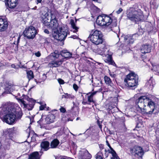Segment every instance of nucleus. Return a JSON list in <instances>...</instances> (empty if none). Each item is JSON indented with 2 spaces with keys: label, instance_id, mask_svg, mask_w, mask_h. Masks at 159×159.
<instances>
[{
  "label": "nucleus",
  "instance_id": "obj_16",
  "mask_svg": "<svg viewBox=\"0 0 159 159\" xmlns=\"http://www.w3.org/2000/svg\"><path fill=\"white\" fill-rule=\"evenodd\" d=\"M6 5H7L8 7L13 9L15 8L18 4V0H6Z\"/></svg>",
  "mask_w": 159,
  "mask_h": 159
},
{
  "label": "nucleus",
  "instance_id": "obj_11",
  "mask_svg": "<svg viewBox=\"0 0 159 159\" xmlns=\"http://www.w3.org/2000/svg\"><path fill=\"white\" fill-rule=\"evenodd\" d=\"M50 21L47 26L49 28H51L53 30H56L58 26V23L56 17L52 14Z\"/></svg>",
  "mask_w": 159,
  "mask_h": 159
},
{
  "label": "nucleus",
  "instance_id": "obj_36",
  "mask_svg": "<svg viewBox=\"0 0 159 159\" xmlns=\"http://www.w3.org/2000/svg\"><path fill=\"white\" fill-rule=\"evenodd\" d=\"M111 151V153L112 154V156L113 157H115L116 158V159H120L119 157L116 154V152L114 151V150L110 146V147H109Z\"/></svg>",
  "mask_w": 159,
  "mask_h": 159
},
{
  "label": "nucleus",
  "instance_id": "obj_47",
  "mask_svg": "<svg viewBox=\"0 0 159 159\" xmlns=\"http://www.w3.org/2000/svg\"><path fill=\"white\" fill-rule=\"evenodd\" d=\"M122 11V9L121 8H120L117 11H116V13L118 14H120Z\"/></svg>",
  "mask_w": 159,
  "mask_h": 159
},
{
  "label": "nucleus",
  "instance_id": "obj_3",
  "mask_svg": "<svg viewBox=\"0 0 159 159\" xmlns=\"http://www.w3.org/2000/svg\"><path fill=\"white\" fill-rule=\"evenodd\" d=\"M127 17L132 22L137 24L139 21L144 20L142 12L134 8H130L127 11Z\"/></svg>",
  "mask_w": 159,
  "mask_h": 159
},
{
  "label": "nucleus",
  "instance_id": "obj_49",
  "mask_svg": "<svg viewBox=\"0 0 159 159\" xmlns=\"http://www.w3.org/2000/svg\"><path fill=\"white\" fill-rule=\"evenodd\" d=\"M44 108V106L43 105H41L39 107V109L41 110H43Z\"/></svg>",
  "mask_w": 159,
  "mask_h": 159
},
{
  "label": "nucleus",
  "instance_id": "obj_19",
  "mask_svg": "<svg viewBox=\"0 0 159 159\" xmlns=\"http://www.w3.org/2000/svg\"><path fill=\"white\" fill-rule=\"evenodd\" d=\"M49 146L50 143L49 142L45 141H42L40 144L41 150L47 151L50 148Z\"/></svg>",
  "mask_w": 159,
  "mask_h": 159
},
{
  "label": "nucleus",
  "instance_id": "obj_56",
  "mask_svg": "<svg viewBox=\"0 0 159 159\" xmlns=\"http://www.w3.org/2000/svg\"><path fill=\"white\" fill-rule=\"evenodd\" d=\"M13 130V129L11 128V129H8V132H10V131H12Z\"/></svg>",
  "mask_w": 159,
  "mask_h": 159
},
{
  "label": "nucleus",
  "instance_id": "obj_60",
  "mask_svg": "<svg viewBox=\"0 0 159 159\" xmlns=\"http://www.w3.org/2000/svg\"><path fill=\"white\" fill-rule=\"evenodd\" d=\"M17 95H19V96H20V93H18V94H17Z\"/></svg>",
  "mask_w": 159,
  "mask_h": 159
},
{
  "label": "nucleus",
  "instance_id": "obj_63",
  "mask_svg": "<svg viewBox=\"0 0 159 159\" xmlns=\"http://www.w3.org/2000/svg\"><path fill=\"white\" fill-rule=\"evenodd\" d=\"M105 151L106 152H107V151H106V149H105Z\"/></svg>",
  "mask_w": 159,
  "mask_h": 159
},
{
  "label": "nucleus",
  "instance_id": "obj_40",
  "mask_svg": "<svg viewBox=\"0 0 159 159\" xmlns=\"http://www.w3.org/2000/svg\"><path fill=\"white\" fill-rule=\"evenodd\" d=\"M73 88L74 90L76 91L78 90V87L77 85L75 84H74L73 85Z\"/></svg>",
  "mask_w": 159,
  "mask_h": 159
},
{
  "label": "nucleus",
  "instance_id": "obj_37",
  "mask_svg": "<svg viewBox=\"0 0 159 159\" xmlns=\"http://www.w3.org/2000/svg\"><path fill=\"white\" fill-rule=\"evenodd\" d=\"M111 151V153L112 154V156L113 157H115L116 158V159H120L119 157L116 154V152L114 151V150L110 146V147H109Z\"/></svg>",
  "mask_w": 159,
  "mask_h": 159
},
{
  "label": "nucleus",
  "instance_id": "obj_26",
  "mask_svg": "<svg viewBox=\"0 0 159 159\" xmlns=\"http://www.w3.org/2000/svg\"><path fill=\"white\" fill-rule=\"evenodd\" d=\"M76 20L75 22L74 20L71 19L70 21V23L71 25V27L74 30L73 32L76 33L78 31L79 29V27L77 26L76 25Z\"/></svg>",
  "mask_w": 159,
  "mask_h": 159
},
{
  "label": "nucleus",
  "instance_id": "obj_7",
  "mask_svg": "<svg viewBox=\"0 0 159 159\" xmlns=\"http://www.w3.org/2000/svg\"><path fill=\"white\" fill-rule=\"evenodd\" d=\"M130 152L132 155L137 158L142 157L144 152L143 148L140 146H135L130 149Z\"/></svg>",
  "mask_w": 159,
  "mask_h": 159
},
{
  "label": "nucleus",
  "instance_id": "obj_31",
  "mask_svg": "<svg viewBox=\"0 0 159 159\" xmlns=\"http://www.w3.org/2000/svg\"><path fill=\"white\" fill-rule=\"evenodd\" d=\"M43 16L44 17L42 16V18L44 21V24L45 25L47 26L49 23V22L48 21V20H49V17L47 13H46Z\"/></svg>",
  "mask_w": 159,
  "mask_h": 159
},
{
  "label": "nucleus",
  "instance_id": "obj_32",
  "mask_svg": "<svg viewBox=\"0 0 159 159\" xmlns=\"http://www.w3.org/2000/svg\"><path fill=\"white\" fill-rule=\"evenodd\" d=\"M24 96V100H26L29 102H30L29 103H33L34 104L35 101L34 99L32 98H30L28 96L25 95L23 94L22 95V96Z\"/></svg>",
  "mask_w": 159,
  "mask_h": 159
},
{
  "label": "nucleus",
  "instance_id": "obj_15",
  "mask_svg": "<svg viewBox=\"0 0 159 159\" xmlns=\"http://www.w3.org/2000/svg\"><path fill=\"white\" fill-rule=\"evenodd\" d=\"M8 23L6 20L0 17V32L5 31L7 29Z\"/></svg>",
  "mask_w": 159,
  "mask_h": 159
},
{
  "label": "nucleus",
  "instance_id": "obj_6",
  "mask_svg": "<svg viewBox=\"0 0 159 159\" xmlns=\"http://www.w3.org/2000/svg\"><path fill=\"white\" fill-rule=\"evenodd\" d=\"M102 49L97 48L95 50V52L98 54L102 56L103 59L104 61L106 63L109 64H112L113 63V61L112 59V53L110 52L109 50H108L107 52L106 55L104 54V53L105 51V49L106 48L105 45H102Z\"/></svg>",
  "mask_w": 159,
  "mask_h": 159
},
{
  "label": "nucleus",
  "instance_id": "obj_23",
  "mask_svg": "<svg viewBox=\"0 0 159 159\" xmlns=\"http://www.w3.org/2000/svg\"><path fill=\"white\" fill-rule=\"evenodd\" d=\"M60 143L59 140L57 139H54L51 142L50 144V148H57Z\"/></svg>",
  "mask_w": 159,
  "mask_h": 159
},
{
  "label": "nucleus",
  "instance_id": "obj_4",
  "mask_svg": "<svg viewBox=\"0 0 159 159\" xmlns=\"http://www.w3.org/2000/svg\"><path fill=\"white\" fill-rule=\"evenodd\" d=\"M103 35L101 31L96 30L92 34H90L89 39L93 44L96 45H100V48H98L101 49L102 48V45H104L102 44L103 41Z\"/></svg>",
  "mask_w": 159,
  "mask_h": 159
},
{
  "label": "nucleus",
  "instance_id": "obj_8",
  "mask_svg": "<svg viewBox=\"0 0 159 159\" xmlns=\"http://www.w3.org/2000/svg\"><path fill=\"white\" fill-rule=\"evenodd\" d=\"M36 33V30L33 26H30L28 28H26L24 32V36L29 39H33Z\"/></svg>",
  "mask_w": 159,
  "mask_h": 159
},
{
  "label": "nucleus",
  "instance_id": "obj_20",
  "mask_svg": "<svg viewBox=\"0 0 159 159\" xmlns=\"http://www.w3.org/2000/svg\"><path fill=\"white\" fill-rule=\"evenodd\" d=\"M61 55L65 58H69L71 57V53L68 52L67 50L64 49L60 52Z\"/></svg>",
  "mask_w": 159,
  "mask_h": 159
},
{
  "label": "nucleus",
  "instance_id": "obj_25",
  "mask_svg": "<svg viewBox=\"0 0 159 159\" xmlns=\"http://www.w3.org/2000/svg\"><path fill=\"white\" fill-rule=\"evenodd\" d=\"M11 109H10L9 107L7 105H5L2 108L0 111V112L2 114H8L10 113Z\"/></svg>",
  "mask_w": 159,
  "mask_h": 159
},
{
  "label": "nucleus",
  "instance_id": "obj_62",
  "mask_svg": "<svg viewBox=\"0 0 159 159\" xmlns=\"http://www.w3.org/2000/svg\"><path fill=\"white\" fill-rule=\"evenodd\" d=\"M76 120H78V118H76Z\"/></svg>",
  "mask_w": 159,
  "mask_h": 159
},
{
  "label": "nucleus",
  "instance_id": "obj_35",
  "mask_svg": "<svg viewBox=\"0 0 159 159\" xmlns=\"http://www.w3.org/2000/svg\"><path fill=\"white\" fill-rule=\"evenodd\" d=\"M96 159H104L102 152H98L96 155Z\"/></svg>",
  "mask_w": 159,
  "mask_h": 159
},
{
  "label": "nucleus",
  "instance_id": "obj_18",
  "mask_svg": "<svg viewBox=\"0 0 159 159\" xmlns=\"http://www.w3.org/2000/svg\"><path fill=\"white\" fill-rule=\"evenodd\" d=\"M55 118V116L53 114H51L49 115L45 118V121L43 122L44 124H49L53 122Z\"/></svg>",
  "mask_w": 159,
  "mask_h": 159
},
{
  "label": "nucleus",
  "instance_id": "obj_17",
  "mask_svg": "<svg viewBox=\"0 0 159 159\" xmlns=\"http://www.w3.org/2000/svg\"><path fill=\"white\" fill-rule=\"evenodd\" d=\"M18 100L19 102H21L24 107L27 108L29 110H31L33 109L34 105V104L29 103L27 104L23 99H19Z\"/></svg>",
  "mask_w": 159,
  "mask_h": 159
},
{
  "label": "nucleus",
  "instance_id": "obj_21",
  "mask_svg": "<svg viewBox=\"0 0 159 159\" xmlns=\"http://www.w3.org/2000/svg\"><path fill=\"white\" fill-rule=\"evenodd\" d=\"M155 82L152 77H151L150 79L146 83V85L149 89H152L155 85Z\"/></svg>",
  "mask_w": 159,
  "mask_h": 159
},
{
  "label": "nucleus",
  "instance_id": "obj_14",
  "mask_svg": "<svg viewBox=\"0 0 159 159\" xmlns=\"http://www.w3.org/2000/svg\"><path fill=\"white\" fill-rule=\"evenodd\" d=\"M151 49L152 45L148 43L143 44L140 48L141 52L144 54L150 52Z\"/></svg>",
  "mask_w": 159,
  "mask_h": 159
},
{
  "label": "nucleus",
  "instance_id": "obj_48",
  "mask_svg": "<svg viewBox=\"0 0 159 159\" xmlns=\"http://www.w3.org/2000/svg\"><path fill=\"white\" fill-rule=\"evenodd\" d=\"M121 120H122V122H123V125H124V126H125V124L124 123V122L125 121V117H122L121 118Z\"/></svg>",
  "mask_w": 159,
  "mask_h": 159
},
{
  "label": "nucleus",
  "instance_id": "obj_53",
  "mask_svg": "<svg viewBox=\"0 0 159 159\" xmlns=\"http://www.w3.org/2000/svg\"><path fill=\"white\" fill-rule=\"evenodd\" d=\"M78 36L77 35H72L70 37L73 39L77 38Z\"/></svg>",
  "mask_w": 159,
  "mask_h": 159
},
{
  "label": "nucleus",
  "instance_id": "obj_64",
  "mask_svg": "<svg viewBox=\"0 0 159 159\" xmlns=\"http://www.w3.org/2000/svg\"><path fill=\"white\" fill-rule=\"evenodd\" d=\"M30 89H29V91H30Z\"/></svg>",
  "mask_w": 159,
  "mask_h": 159
},
{
  "label": "nucleus",
  "instance_id": "obj_30",
  "mask_svg": "<svg viewBox=\"0 0 159 159\" xmlns=\"http://www.w3.org/2000/svg\"><path fill=\"white\" fill-rule=\"evenodd\" d=\"M12 111L16 115V119H20L22 116V112L20 111L15 110V109H12Z\"/></svg>",
  "mask_w": 159,
  "mask_h": 159
},
{
  "label": "nucleus",
  "instance_id": "obj_12",
  "mask_svg": "<svg viewBox=\"0 0 159 159\" xmlns=\"http://www.w3.org/2000/svg\"><path fill=\"white\" fill-rule=\"evenodd\" d=\"M78 157L80 159H90L91 155L88 151L85 149H82L79 151Z\"/></svg>",
  "mask_w": 159,
  "mask_h": 159
},
{
  "label": "nucleus",
  "instance_id": "obj_34",
  "mask_svg": "<svg viewBox=\"0 0 159 159\" xmlns=\"http://www.w3.org/2000/svg\"><path fill=\"white\" fill-rule=\"evenodd\" d=\"M60 54V52H59L58 51L56 50L54 51V53H52V56L54 57L57 58L59 57Z\"/></svg>",
  "mask_w": 159,
  "mask_h": 159
},
{
  "label": "nucleus",
  "instance_id": "obj_33",
  "mask_svg": "<svg viewBox=\"0 0 159 159\" xmlns=\"http://www.w3.org/2000/svg\"><path fill=\"white\" fill-rule=\"evenodd\" d=\"M27 77L29 80L33 79L34 77L33 73L31 70L27 72Z\"/></svg>",
  "mask_w": 159,
  "mask_h": 159
},
{
  "label": "nucleus",
  "instance_id": "obj_9",
  "mask_svg": "<svg viewBox=\"0 0 159 159\" xmlns=\"http://www.w3.org/2000/svg\"><path fill=\"white\" fill-rule=\"evenodd\" d=\"M16 120V115L14 114L12 111H11L10 113L5 115L2 119L4 122L10 125L13 124Z\"/></svg>",
  "mask_w": 159,
  "mask_h": 159
},
{
  "label": "nucleus",
  "instance_id": "obj_50",
  "mask_svg": "<svg viewBox=\"0 0 159 159\" xmlns=\"http://www.w3.org/2000/svg\"><path fill=\"white\" fill-rule=\"evenodd\" d=\"M110 75L112 77L114 78L116 76V75L113 73H110Z\"/></svg>",
  "mask_w": 159,
  "mask_h": 159
},
{
  "label": "nucleus",
  "instance_id": "obj_2",
  "mask_svg": "<svg viewBox=\"0 0 159 159\" xmlns=\"http://www.w3.org/2000/svg\"><path fill=\"white\" fill-rule=\"evenodd\" d=\"M117 19H113L110 16L105 14L99 15L98 17L96 22L98 25L101 26H108L111 28L116 27L117 25Z\"/></svg>",
  "mask_w": 159,
  "mask_h": 159
},
{
  "label": "nucleus",
  "instance_id": "obj_38",
  "mask_svg": "<svg viewBox=\"0 0 159 159\" xmlns=\"http://www.w3.org/2000/svg\"><path fill=\"white\" fill-rule=\"evenodd\" d=\"M71 95L70 94H68L67 93H65L64 95L62 96V98H70Z\"/></svg>",
  "mask_w": 159,
  "mask_h": 159
},
{
  "label": "nucleus",
  "instance_id": "obj_29",
  "mask_svg": "<svg viewBox=\"0 0 159 159\" xmlns=\"http://www.w3.org/2000/svg\"><path fill=\"white\" fill-rule=\"evenodd\" d=\"M104 80L105 83L107 85L110 86L111 87H112L113 86V84L111 79L109 77L105 75L104 77Z\"/></svg>",
  "mask_w": 159,
  "mask_h": 159
},
{
  "label": "nucleus",
  "instance_id": "obj_28",
  "mask_svg": "<svg viewBox=\"0 0 159 159\" xmlns=\"http://www.w3.org/2000/svg\"><path fill=\"white\" fill-rule=\"evenodd\" d=\"M29 159H39L40 156L39 152H35L31 154L29 156Z\"/></svg>",
  "mask_w": 159,
  "mask_h": 159
},
{
  "label": "nucleus",
  "instance_id": "obj_44",
  "mask_svg": "<svg viewBox=\"0 0 159 159\" xmlns=\"http://www.w3.org/2000/svg\"><path fill=\"white\" fill-rule=\"evenodd\" d=\"M7 86V87L8 88H10L11 87L13 86V85L11 84H9V83L6 84V85Z\"/></svg>",
  "mask_w": 159,
  "mask_h": 159
},
{
  "label": "nucleus",
  "instance_id": "obj_51",
  "mask_svg": "<svg viewBox=\"0 0 159 159\" xmlns=\"http://www.w3.org/2000/svg\"><path fill=\"white\" fill-rule=\"evenodd\" d=\"M17 66L20 68H22L23 67V66L21 65L20 62V64L17 65Z\"/></svg>",
  "mask_w": 159,
  "mask_h": 159
},
{
  "label": "nucleus",
  "instance_id": "obj_55",
  "mask_svg": "<svg viewBox=\"0 0 159 159\" xmlns=\"http://www.w3.org/2000/svg\"><path fill=\"white\" fill-rule=\"evenodd\" d=\"M11 67L12 68H16V66L15 64H12L11 65Z\"/></svg>",
  "mask_w": 159,
  "mask_h": 159
},
{
  "label": "nucleus",
  "instance_id": "obj_58",
  "mask_svg": "<svg viewBox=\"0 0 159 159\" xmlns=\"http://www.w3.org/2000/svg\"><path fill=\"white\" fill-rule=\"evenodd\" d=\"M85 52H82V56H84V53H85Z\"/></svg>",
  "mask_w": 159,
  "mask_h": 159
},
{
  "label": "nucleus",
  "instance_id": "obj_39",
  "mask_svg": "<svg viewBox=\"0 0 159 159\" xmlns=\"http://www.w3.org/2000/svg\"><path fill=\"white\" fill-rule=\"evenodd\" d=\"M60 110L61 112L63 113L65 112L66 111V109L62 107H61V108L60 109Z\"/></svg>",
  "mask_w": 159,
  "mask_h": 159
},
{
  "label": "nucleus",
  "instance_id": "obj_45",
  "mask_svg": "<svg viewBox=\"0 0 159 159\" xmlns=\"http://www.w3.org/2000/svg\"><path fill=\"white\" fill-rule=\"evenodd\" d=\"M47 78V76H46V75L45 74H43V77H42V80L43 81H44L45 80V79Z\"/></svg>",
  "mask_w": 159,
  "mask_h": 159
},
{
  "label": "nucleus",
  "instance_id": "obj_10",
  "mask_svg": "<svg viewBox=\"0 0 159 159\" xmlns=\"http://www.w3.org/2000/svg\"><path fill=\"white\" fill-rule=\"evenodd\" d=\"M58 40L60 41L64 40L66 37L67 34H69V32L67 29L65 27L59 28L57 30Z\"/></svg>",
  "mask_w": 159,
  "mask_h": 159
},
{
  "label": "nucleus",
  "instance_id": "obj_24",
  "mask_svg": "<svg viewBox=\"0 0 159 159\" xmlns=\"http://www.w3.org/2000/svg\"><path fill=\"white\" fill-rule=\"evenodd\" d=\"M63 62V61L61 60L52 61L49 63V65L51 67H57L61 65Z\"/></svg>",
  "mask_w": 159,
  "mask_h": 159
},
{
  "label": "nucleus",
  "instance_id": "obj_43",
  "mask_svg": "<svg viewBox=\"0 0 159 159\" xmlns=\"http://www.w3.org/2000/svg\"><path fill=\"white\" fill-rule=\"evenodd\" d=\"M99 148L101 150H102L104 149V147L103 145L100 144H99Z\"/></svg>",
  "mask_w": 159,
  "mask_h": 159
},
{
  "label": "nucleus",
  "instance_id": "obj_27",
  "mask_svg": "<svg viewBox=\"0 0 159 159\" xmlns=\"http://www.w3.org/2000/svg\"><path fill=\"white\" fill-rule=\"evenodd\" d=\"M20 36L17 34H15L14 36L12 38V40L14 41L13 43L18 46L19 42L20 39Z\"/></svg>",
  "mask_w": 159,
  "mask_h": 159
},
{
  "label": "nucleus",
  "instance_id": "obj_1",
  "mask_svg": "<svg viewBox=\"0 0 159 159\" xmlns=\"http://www.w3.org/2000/svg\"><path fill=\"white\" fill-rule=\"evenodd\" d=\"M136 107L139 112L147 114H155L157 112L154 102L146 96H141L136 102Z\"/></svg>",
  "mask_w": 159,
  "mask_h": 159
},
{
  "label": "nucleus",
  "instance_id": "obj_59",
  "mask_svg": "<svg viewBox=\"0 0 159 159\" xmlns=\"http://www.w3.org/2000/svg\"><path fill=\"white\" fill-rule=\"evenodd\" d=\"M112 157L111 159H115V157Z\"/></svg>",
  "mask_w": 159,
  "mask_h": 159
},
{
  "label": "nucleus",
  "instance_id": "obj_5",
  "mask_svg": "<svg viewBox=\"0 0 159 159\" xmlns=\"http://www.w3.org/2000/svg\"><path fill=\"white\" fill-rule=\"evenodd\" d=\"M138 76L134 72H131L126 75L124 80L125 85L131 88L136 87L138 85Z\"/></svg>",
  "mask_w": 159,
  "mask_h": 159
},
{
  "label": "nucleus",
  "instance_id": "obj_54",
  "mask_svg": "<svg viewBox=\"0 0 159 159\" xmlns=\"http://www.w3.org/2000/svg\"><path fill=\"white\" fill-rule=\"evenodd\" d=\"M106 144L108 146V147H110V145L109 144L108 141L107 140L106 141Z\"/></svg>",
  "mask_w": 159,
  "mask_h": 159
},
{
  "label": "nucleus",
  "instance_id": "obj_13",
  "mask_svg": "<svg viewBox=\"0 0 159 159\" xmlns=\"http://www.w3.org/2000/svg\"><path fill=\"white\" fill-rule=\"evenodd\" d=\"M136 35L135 34L133 35H123L121 36V39L124 40L125 44H132L134 43V40L133 37Z\"/></svg>",
  "mask_w": 159,
  "mask_h": 159
},
{
  "label": "nucleus",
  "instance_id": "obj_41",
  "mask_svg": "<svg viewBox=\"0 0 159 159\" xmlns=\"http://www.w3.org/2000/svg\"><path fill=\"white\" fill-rule=\"evenodd\" d=\"M58 82L60 84H63L64 83L63 80L61 79H59L58 80Z\"/></svg>",
  "mask_w": 159,
  "mask_h": 159
},
{
  "label": "nucleus",
  "instance_id": "obj_46",
  "mask_svg": "<svg viewBox=\"0 0 159 159\" xmlns=\"http://www.w3.org/2000/svg\"><path fill=\"white\" fill-rule=\"evenodd\" d=\"M82 104L84 105L86 104H90L87 101H85L84 100V101L82 102Z\"/></svg>",
  "mask_w": 159,
  "mask_h": 159
},
{
  "label": "nucleus",
  "instance_id": "obj_42",
  "mask_svg": "<svg viewBox=\"0 0 159 159\" xmlns=\"http://www.w3.org/2000/svg\"><path fill=\"white\" fill-rule=\"evenodd\" d=\"M35 55L37 57H39L41 56V53L39 52H35L34 53Z\"/></svg>",
  "mask_w": 159,
  "mask_h": 159
},
{
  "label": "nucleus",
  "instance_id": "obj_52",
  "mask_svg": "<svg viewBox=\"0 0 159 159\" xmlns=\"http://www.w3.org/2000/svg\"><path fill=\"white\" fill-rule=\"evenodd\" d=\"M44 32L46 34H49V31L47 29H45L44 30Z\"/></svg>",
  "mask_w": 159,
  "mask_h": 159
},
{
  "label": "nucleus",
  "instance_id": "obj_61",
  "mask_svg": "<svg viewBox=\"0 0 159 159\" xmlns=\"http://www.w3.org/2000/svg\"><path fill=\"white\" fill-rule=\"evenodd\" d=\"M93 1H97L98 0H93Z\"/></svg>",
  "mask_w": 159,
  "mask_h": 159
},
{
  "label": "nucleus",
  "instance_id": "obj_22",
  "mask_svg": "<svg viewBox=\"0 0 159 159\" xmlns=\"http://www.w3.org/2000/svg\"><path fill=\"white\" fill-rule=\"evenodd\" d=\"M96 93V92H94L91 93H89L87 94V101L90 104L91 102L94 103H95V101L93 99V97Z\"/></svg>",
  "mask_w": 159,
  "mask_h": 159
},
{
  "label": "nucleus",
  "instance_id": "obj_57",
  "mask_svg": "<svg viewBox=\"0 0 159 159\" xmlns=\"http://www.w3.org/2000/svg\"><path fill=\"white\" fill-rule=\"evenodd\" d=\"M42 0H37V3H41Z\"/></svg>",
  "mask_w": 159,
  "mask_h": 159
}]
</instances>
